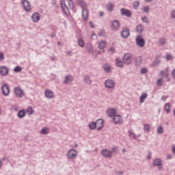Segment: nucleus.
<instances>
[{
    "label": "nucleus",
    "instance_id": "obj_60",
    "mask_svg": "<svg viewBox=\"0 0 175 175\" xmlns=\"http://www.w3.org/2000/svg\"><path fill=\"white\" fill-rule=\"evenodd\" d=\"M167 159H172V155L168 154V155L167 156Z\"/></svg>",
    "mask_w": 175,
    "mask_h": 175
},
{
    "label": "nucleus",
    "instance_id": "obj_12",
    "mask_svg": "<svg viewBox=\"0 0 175 175\" xmlns=\"http://www.w3.org/2000/svg\"><path fill=\"white\" fill-rule=\"evenodd\" d=\"M120 12L122 16H126V17H131V16H132V13L128 10L122 8Z\"/></svg>",
    "mask_w": 175,
    "mask_h": 175
},
{
    "label": "nucleus",
    "instance_id": "obj_43",
    "mask_svg": "<svg viewBox=\"0 0 175 175\" xmlns=\"http://www.w3.org/2000/svg\"><path fill=\"white\" fill-rule=\"evenodd\" d=\"M157 133H163V128L162 126H159L157 129Z\"/></svg>",
    "mask_w": 175,
    "mask_h": 175
},
{
    "label": "nucleus",
    "instance_id": "obj_48",
    "mask_svg": "<svg viewBox=\"0 0 175 175\" xmlns=\"http://www.w3.org/2000/svg\"><path fill=\"white\" fill-rule=\"evenodd\" d=\"M3 59H5V56L3 53H0V61H3Z\"/></svg>",
    "mask_w": 175,
    "mask_h": 175
},
{
    "label": "nucleus",
    "instance_id": "obj_51",
    "mask_svg": "<svg viewBox=\"0 0 175 175\" xmlns=\"http://www.w3.org/2000/svg\"><path fill=\"white\" fill-rule=\"evenodd\" d=\"M133 5H134V8H139V1H137V2H135L134 3H133Z\"/></svg>",
    "mask_w": 175,
    "mask_h": 175
},
{
    "label": "nucleus",
    "instance_id": "obj_11",
    "mask_svg": "<svg viewBox=\"0 0 175 175\" xmlns=\"http://www.w3.org/2000/svg\"><path fill=\"white\" fill-rule=\"evenodd\" d=\"M120 22L118 21H113L111 23V28H113L115 30L120 29Z\"/></svg>",
    "mask_w": 175,
    "mask_h": 175
},
{
    "label": "nucleus",
    "instance_id": "obj_61",
    "mask_svg": "<svg viewBox=\"0 0 175 175\" xmlns=\"http://www.w3.org/2000/svg\"><path fill=\"white\" fill-rule=\"evenodd\" d=\"M147 158H148V159H151V154L149 153Z\"/></svg>",
    "mask_w": 175,
    "mask_h": 175
},
{
    "label": "nucleus",
    "instance_id": "obj_30",
    "mask_svg": "<svg viewBox=\"0 0 175 175\" xmlns=\"http://www.w3.org/2000/svg\"><path fill=\"white\" fill-rule=\"evenodd\" d=\"M89 127L91 129H95V128H96V123L91 122L90 123H89Z\"/></svg>",
    "mask_w": 175,
    "mask_h": 175
},
{
    "label": "nucleus",
    "instance_id": "obj_39",
    "mask_svg": "<svg viewBox=\"0 0 175 175\" xmlns=\"http://www.w3.org/2000/svg\"><path fill=\"white\" fill-rule=\"evenodd\" d=\"M157 85H162V84H163V79H159L157 81Z\"/></svg>",
    "mask_w": 175,
    "mask_h": 175
},
{
    "label": "nucleus",
    "instance_id": "obj_47",
    "mask_svg": "<svg viewBox=\"0 0 175 175\" xmlns=\"http://www.w3.org/2000/svg\"><path fill=\"white\" fill-rule=\"evenodd\" d=\"M143 10L145 13H147L148 12V10H150V8H148V6H146L143 8Z\"/></svg>",
    "mask_w": 175,
    "mask_h": 175
},
{
    "label": "nucleus",
    "instance_id": "obj_54",
    "mask_svg": "<svg viewBox=\"0 0 175 175\" xmlns=\"http://www.w3.org/2000/svg\"><path fill=\"white\" fill-rule=\"evenodd\" d=\"M95 38H96V35H95V33H92V39H95Z\"/></svg>",
    "mask_w": 175,
    "mask_h": 175
},
{
    "label": "nucleus",
    "instance_id": "obj_37",
    "mask_svg": "<svg viewBox=\"0 0 175 175\" xmlns=\"http://www.w3.org/2000/svg\"><path fill=\"white\" fill-rule=\"evenodd\" d=\"M78 44L80 47H84V41L83 40H78Z\"/></svg>",
    "mask_w": 175,
    "mask_h": 175
},
{
    "label": "nucleus",
    "instance_id": "obj_46",
    "mask_svg": "<svg viewBox=\"0 0 175 175\" xmlns=\"http://www.w3.org/2000/svg\"><path fill=\"white\" fill-rule=\"evenodd\" d=\"M98 35H99V36H105V31H100L98 33Z\"/></svg>",
    "mask_w": 175,
    "mask_h": 175
},
{
    "label": "nucleus",
    "instance_id": "obj_29",
    "mask_svg": "<svg viewBox=\"0 0 175 175\" xmlns=\"http://www.w3.org/2000/svg\"><path fill=\"white\" fill-rule=\"evenodd\" d=\"M49 132H50V131L49 130V129H47L46 127L43 128L41 130V133L42 135H47V133H49Z\"/></svg>",
    "mask_w": 175,
    "mask_h": 175
},
{
    "label": "nucleus",
    "instance_id": "obj_28",
    "mask_svg": "<svg viewBox=\"0 0 175 175\" xmlns=\"http://www.w3.org/2000/svg\"><path fill=\"white\" fill-rule=\"evenodd\" d=\"M72 80H73V77L72 76L66 77L64 83L68 84V83L72 82Z\"/></svg>",
    "mask_w": 175,
    "mask_h": 175
},
{
    "label": "nucleus",
    "instance_id": "obj_36",
    "mask_svg": "<svg viewBox=\"0 0 175 175\" xmlns=\"http://www.w3.org/2000/svg\"><path fill=\"white\" fill-rule=\"evenodd\" d=\"M116 65H117V66H119L120 68H121V66H122L123 64L120 59H116Z\"/></svg>",
    "mask_w": 175,
    "mask_h": 175
},
{
    "label": "nucleus",
    "instance_id": "obj_50",
    "mask_svg": "<svg viewBox=\"0 0 175 175\" xmlns=\"http://www.w3.org/2000/svg\"><path fill=\"white\" fill-rule=\"evenodd\" d=\"M143 23H148V18L146 17L142 18Z\"/></svg>",
    "mask_w": 175,
    "mask_h": 175
},
{
    "label": "nucleus",
    "instance_id": "obj_15",
    "mask_svg": "<svg viewBox=\"0 0 175 175\" xmlns=\"http://www.w3.org/2000/svg\"><path fill=\"white\" fill-rule=\"evenodd\" d=\"M114 85V81L112 80L108 79L107 81H105V87H107V88H113Z\"/></svg>",
    "mask_w": 175,
    "mask_h": 175
},
{
    "label": "nucleus",
    "instance_id": "obj_64",
    "mask_svg": "<svg viewBox=\"0 0 175 175\" xmlns=\"http://www.w3.org/2000/svg\"><path fill=\"white\" fill-rule=\"evenodd\" d=\"M174 116H175V109L174 110Z\"/></svg>",
    "mask_w": 175,
    "mask_h": 175
},
{
    "label": "nucleus",
    "instance_id": "obj_19",
    "mask_svg": "<svg viewBox=\"0 0 175 175\" xmlns=\"http://www.w3.org/2000/svg\"><path fill=\"white\" fill-rule=\"evenodd\" d=\"M45 96L49 99H51L52 98H54V94L51 90H46L45 91Z\"/></svg>",
    "mask_w": 175,
    "mask_h": 175
},
{
    "label": "nucleus",
    "instance_id": "obj_35",
    "mask_svg": "<svg viewBox=\"0 0 175 175\" xmlns=\"http://www.w3.org/2000/svg\"><path fill=\"white\" fill-rule=\"evenodd\" d=\"M23 70V68L20 66H17L14 68V71L16 72V73L18 72H21Z\"/></svg>",
    "mask_w": 175,
    "mask_h": 175
},
{
    "label": "nucleus",
    "instance_id": "obj_42",
    "mask_svg": "<svg viewBox=\"0 0 175 175\" xmlns=\"http://www.w3.org/2000/svg\"><path fill=\"white\" fill-rule=\"evenodd\" d=\"M85 81H86L87 84H91V80H90V77H85Z\"/></svg>",
    "mask_w": 175,
    "mask_h": 175
},
{
    "label": "nucleus",
    "instance_id": "obj_53",
    "mask_svg": "<svg viewBox=\"0 0 175 175\" xmlns=\"http://www.w3.org/2000/svg\"><path fill=\"white\" fill-rule=\"evenodd\" d=\"M172 17H173V18H175V10H174V11L172 12Z\"/></svg>",
    "mask_w": 175,
    "mask_h": 175
},
{
    "label": "nucleus",
    "instance_id": "obj_17",
    "mask_svg": "<svg viewBox=\"0 0 175 175\" xmlns=\"http://www.w3.org/2000/svg\"><path fill=\"white\" fill-rule=\"evenodd\" d=\"M154 166H159V170L162 169V161L159 159H156L153 163Z\"/></svg>",
    "mask_w": 175,
    "mask_h": 175
},
{
    "label": "nucleus",
    "instance_id": "obj_21",
    "mask_svg": "<svg viewBox=\"0 0 175 175\" xmlns=\"http://www.w3.org/2000/svg\"><path fill=\"white\" fill-rule=\"evenodd\" d=\"M82 17L83 20L88 18V10L87 8H83L82 10Z\"/></svg>",
    "mask_w": 175,
    "mask_h": 175
},
{
    "label": "nucleus",
    "instance_id": "obj_25",
    "mask_svg": "<svg viewBox=\"0 0 175 175\" xmlns=\"http://www.w3.org/2000/svg\"><path fill=\"white\" fill-rule=\"evenodd\" d=\"M164 109L165 110V112L169 114L170 113V105L169 103H166L165 105Z\"/></svg>",
    "mask_w": 175,
    "mask_h": 175
},
{
    "label": "nucleus",
    "instance_id": "obj_52",
    "mask_svg": "<svg viewBox=\"0 0 175 175\" xmlns=\"http://www.w3.org/2000/svg\"><path fill=\"white\" fill-rule=\"evenodd\" d=\"M172 77H175V69H174V70L172 71Z\"/></svg>",
    "mask_w": 175,
    "mask_h": 175
},
{
    "label": "nucleus",
    "instance_id": "obj_6",
    "mask_svg": "<svg viewBox=\"0 0 175 175\" xmlns=\"http://www.w3.org/2000/svg\"><path fill=\"white\" fill-rule=\"evenodd\" d=\"M77 155V152L75 150L71 149L68 151V157L70 159H75L76 156Z\"/></svg>",
    "mask_w": 175,
    "mask_h": 175
},
{
    "label": "nucleus",
    "instance_id": "obj_5",
    "mask_svg": "<svg viewBox=\"0 0 175 175\" xmlns=\"http://www.w3.org/2000/svg\"><path fill=\"white\" fill-rule=\"evenodd\" d=\"M14 92L16 96H18V98H23L24 96V91H23L21 88L18 87H16L14 89Z\"/></svg>",
    "mask_w": 175,
    "mask_h": 175
},
{
    "label": "nucleus",
    "instance_id": "obj_63",
    "mask_svg": "<svg viewBox=\"0 0 175 175\" xmlns=\"http://www.w3.org/2000/svg\"><path fill=\"white\" fill-rule=\"evenodd\" d=\"M146 1V2H150V1H151V0H145Z\"/></svg>",
    "mask_w": 175,
    "mask_h": 175
},
{
    "label": "nucleus",
    "instance_id": "obj_10",
    "mask_svg": "<svg viewBox=\"0 0 175 175\" xmlns=\"http://www.w3.org/2000/svg\"><path fill=\"white\" fill-rule=\"evenodd\" d=\"M96 127L98 131H100L103 128V120L102 119H98L96 122Z\"/></svg>",
    "mask_w": 175,
    "mask_h": 175
},
{
    "label": "nucleus",
    "instance_id": "obj_24",
    "mask_svg": "<svg viewBox=\"0 0 175 175\" xmlns=\"http://www.w3.org/2000/svg\"><path fill=\"white\" fill-rule=\"evenodd\" d=\"M18 117H19V118H23V117H25V111L24 110L19 111L18 113Z\"/></svg>",
    "mask_w": 175,
    "mask_h": 175
},
{
    "label": "nucleus",
    "instance_id": "obj_49",
    "mask_svg": "<svg viewBox=\"0 0 175 175\" xmlns=\"http://www.w3.org/2000/svg\"><path fill=\"white\" fill-rule=\"evenodd\" d=\"M141 73H147V68H142Z\"/></svg>",
    "mask_w": 175,
    "mask_h": 175
},
{
    "label": "nucleus",
    "instance_id": "obj_4",
    "mask_svg": "<svg viewBox=\"0 0 175 175\" xmlns=\"http://www.w3.org/2000/svg\"><path fill=\"white\" fill-rule=\"evenodd\" d=\"M136 43L137 46H139V47H144V45L146 44V41L144 40L143 37H142V36H139L137 37Z\"/></svg>",
    "mask_w": 175,
    "mask_h": 175
},
{
    "label": "nucleus",
    "instance_id": "obj_56",
    "mask_svg": "<svg viewBox=\"0 0 175 175\" xmlns=\"http://www.w3.org/2000/svg\"><path fill=\"white\" fill-rule=\"evenodd\" d=\"M172 152L173 154H175V146L172 145Z\"/></svg>",
    "mask_w": 175,
    "mask_h": 175
},
{
    "label": "nucleus",
    "instance_id": "obj_41",
    "mask_svg": "<svg viewBox=\"0 0 175 175\" xmlns=\"http://www.w3.org/2000/svg\"><path fill=\"white\" fill-rule=\"evenodd\" d=\"M80 5H81V8H83V9H86V8H87V4H86L85 2H84V1H81Z\"/></svg>",
    "mask_w": 175,
    "mask_h": 175
},
{
    "label": "nucleus",
    "instance_id": "obj_1",
    "mask_svg": "<svg viewBox=\"0 0 175 175\" xmlns=\"http://www.w3.org/2000/svg\"><path fill=\"white\" fill-rule=\"evenodd\" d=\"M61 6L63 12L66 14L69 13V9H73V8H75L73 1L72 0H62Z\"/></svg>",
    "mask_w": 175,
    "mask_h": 175
},
{
    "label": "nucleus",
    "instance_id": "obj_14",
    "mask_svg": "<svg viewBox=\"0 0 175 175\" xmlns=\"http://www.w3.org/2000/svg\"><path fill=\"white\" fill-rule=\"evenodd\" d=\"M31 18L34 23H38L40 20V14L39 13L36 12L31 16Z\"/></svg>",
    "mask_w": 175,
    "mask_h": 175
},
{
    "label": "nucleus",
    "instance_id": "obj_27",
    "mask_svg": "<svg viewBox=\"0 0 175 175\" xmlns=\"http://www.w3.org/2000/svg\"><path fill=\"white\" fill-rule=\"evenodd\" d=\"M142 62H143V60L142 59V57H138L136 58L135 59L136 65H138V66L142 65Z\"/></svg>",
    "mask_w": 175,
    "mask_h": 175
},
{
    "label": "nucleus",
    "instance_id": "obj_20",
    "mask_svg": "<svg viewBox=\"0 0 175 175\" xmlns=\"http://www.w3.org/2000/svg\"><path fill=\"white\" fill-rule=\"evenodd\" d=\"M159 76H165V77H167V76H169V68H167L164 70L160 71Z\"/></svg>",
    "mask_w": 175,
    "mask_h": 175
},
{
    "label": "nucleus",
    "instance_id": "obj_22",
    "mask_svg": "<svg viewBox=\"0 0 175 175\" xmlns=\"http://www.w3.org/2000/svg\"><path fill=\"white\" fill-rule=\"evenodd\" d=\"M106 46V41L101 40L98 42V49L103 50V48Z\"/></svg>",
    "mask_w": 175,
    "mask_h": 175
},
{
    "label": "nucleus",
    "instance_id": "obj_7",
    "mask_svg": "<svg viewBox=\"0 0 175 175\" xmlns=\"http://www.w3.org/2000/svg\"><path fill=\"white\" fill-rule=\"evenodd\" d=\"M2 92H3V94L5 96H8V95H9L10 92V89H9V86H8V85H3L2 86Z\"/></svg>",
    "mask_w": 175,
    "mask_h": 175
},
{
    "label": "nucleus",
    "instance_id": "obj_38",
    "mask_svg": "<svg viewBox=\"0 0 175 175\" xmlns=\"http://www.w3.org/2000/svg\"><path fill=\"white\" fill-rule=\"evenodd\" d=\"M165 58H166L167 61H172V59H173V56H172V55H170V54H167L165 55Z\"/></svg>",
    "mask_w": 175,
    "mask_h": 175
},
{
    "label": "nucleus",
    "instance_id": "obj_26",
    "mask_svg": "<svg viewBox=\"0 0 175 175\" xmlns=\"http://www.w3.org/2000/svg\"><path fill=\"white\" fill-rule=\"evenodd\" d=\"M27 113L29 116H31V114H33L34 113L33 108H32V107H28L27 109Z\"/></svg>",
    "mask_w": 175,
    "mask_h": 175
},
{
    "label": "nucleus",
    "instance_id": "obj_13",
    "mask_svg": "<svg viewBox=\"0 0 175 175\" xmlns=\"http://www.w3.org/2000/svg\"><path fill=\"white\" fill-rule=\"evenodd\" d=\"M8 73H9L8 68L5 66L0 67V74L2 75V76H6Z\"/></svg>",
    "mask_w": 175,
    "mask_h": 175
},
{
    "label": "nucleus",
    "instance_id": "obj_18",
    "mask_svg": "<svg viewBox=\"0 0 175 175\" xmlns=\"http://www.w3.org/2000/svg\"><path fill=\"white\" fill-rule=\"evenodd\" d=\"M103 157H106L107 158H111V152L106 149L101 152Z\"/></svg>",
    "mask_w": 175,
    "mask_h": 175
},
{
    "label": "nucleus",
    "instance_id": "obj_16",
    "mask_svg": "<svg viewBox=\"0 0 175 175\" xmlns=\"http://www.w3.org/2000/svg\"><path fill=\"white\" fill-rule=\"evenodd\" d=\"M117 113V111L115 109L111 108L107 111V114H108L109 117H113L115 114Z\"/></svg>",
    "mask_w": 175,
    "mask_h": 175
},
{
    "label": "nucleus",
    "instance_id": "obj_58",
    "mask_svg": "<svg viewBox=\"0 0 175 175\" xmlns=\"http://www.w3.org/2000/svg\"><path fill=\"white\" fill-rule=\"evenodd\" d=\"M117 150H118V148L117 147H115V148H112V151H113V152H116V151H117Z\"/></svg>",
    "mask_w": 175,
    "mask_h": 175
},
{
    "label": "nucleus",
    "instance_id": "obj_3",
    "mask_svg": "<svg viewBox=\"0 0 175 175\" xmlns=\"http://www.w3.org/2000/svg\"><path fill=\"white\" fill-rule=\"evenodd\" d=\"M123 62L126 65H129L132 62V55L129 53H126L123 57Z\"/></svg>",
    "mask_w": 175,
    "mask_h": 175
},
{
    "label": "nucleus",
    "instance_id": "obj_31",
    "mask_svg": "<svg viewBox=\"0 0 175 175\" xmlns=\"http://www.w3.org/2000/svg\"><path fill=\"white\" fill-rule=\"evenodd\" d=\"M114 8V5L111 3H109L107 5V9L109 10V12H113V8Z\"/></svg>",
    "mask_w": 175,
    "mask_h": 175
},
{
    "label": "nucleus",
    "instance_id": "obj_23",
    "mask_svg": "<svg viewBox=\"0 0 175 175\" xmlns=\"http://www.w3.org/2000/svg\"><path fill=\"white\" fill-rule=\"evenodd\" d=\"M147 96H148L147 93H143L141 95L139 103H144V100L147 98Z\"/></svg>",
    "mask_w": 175,
    "mask_h": 175
},
{
    "label": "nucleus",
    "instance_id": "obj_33",
    "mask_svg": "<svg viewBox=\"0 0 175 175\" xmlns=\"http://www.w3.org/2000/svg\"><path fill=\"white\" fill-rule=\"evenodd\" d=\"M129 135L131 139H136V135L132 131H129Z\"/></svg>",
    "mask_w": 175,
    "mask_h": 175
},
{
    "label": "nucleus",
    "instance_id": "obj_34",
    "mask_svg": "<svg viewBox=\"0 0 175 175\" xmlns=\"http://www.w3.org/2000/svg\"><path fill=\"white\" fill-rule=\"evenodd\" d=\"M144 129L145 132H150V125L148 124H145L144 125Z\"/></svg>",
    "mask_w": 175,
    "mask_h": 175
},
{
    "label": "nucleus",
    "instance_id": "obj_44",
    "mask_svg": "<svg viewBox=\"0 0 175 175\" xmlns=\"http://www.w3.org/2000/svg\"><path fill=\"white\" fill-rule=\"evenodd\" d=\"M165 38H160L159 40V44H165Z\"/></svg>",
    "mask_w": 175,
    "mask_h": 175
},
{
    "label": "nucleus",
    "instance_id": "obj_2",
    "mask_svg": "<svg viewBox=\"0 0 175 175\" xmlns=\"http://www.w3.org/2000/svg\"><path fill=\"white\" fill-rule=\"evenodd\" d=\"M22 5L23 6V9L24 10H25V12H31V4L29 3V1H27V0H23L22 1Z\"/></svg>",
    "mask_w": 175,
    "mask_h": 175
},
{
    "label": "nucleus",
    "instance_id": "obj_32",
    "mask_svg": "<svg viewBox=\"0 0 175 175\" xmlns=\"http://www.w3.org/2000/svg\"><path fill=\"white\" fill-rule=\"evenodd\" d=\"M104 70L105 72H110V70H111V67L109 65L105 64L104 65Z\"/></svg>",
    "mask_w": 175,
    "mask_h": 175
},
{
    "label": "nucleus",
    "instance_id": "obj_45",
    "mask_svg": "<svg viewBox=\"0 0 175 175\" xmlns=\"http://www.w3.org/2000/svg\"><path fill=\"white\" fill-rule=\"evenodd\" d=\"M109 53H111V54H113V53H114V51H116V49H114V47H111L109 50H108Z\"/></svg>",
    "mask_w": 175,
    "mask_h": 175
},
{
    "label": "nucleus",
    "instance_id": "obj_59",
    "mask_svg": "<svg viewBox=\"0 0 175 175\" xmlns=\"http://www.w3.org/2000/svg\"><path fill=\"white\" fill-rule=\"evenodd\" d=\"M90 25L91 28H94V23L92 22L90 23Z\"/></svg>",
    "mask_w": 175,
    "mask_h": 175
},
{
    "label": "nucleus",
    "instance_id": "obj_57",
    "mask_svg": "<svg viewBox=\"0 0 175 175\" xmlns=\"http://www.w3.org/2000/svg\"><path fill=\"white\" fill-rule=\"evenodd\" d=\"M162 100H165L166 99H167V96H163L161 97Z\"/></svg>",
    "mask_w": 175,
    "mask_h": 175
},
{
    "label": "nucleus",
    "instance_id": "obj_55",
    "mask_svg": "<svg viewBox=\"0 0 175 175\" xmlns=\"http://www.w3.org/2000/svg\"><path fill=\"white\" fill-rule=\"evenodd\" d=\"M99 16H100V17H103V16H104V13H103V12H99Z\"/></svg>",
    "mask_w": 175,
    "mask_h": 175
},
{
    "label": "nucleus",
    "instance_id": "obj_9",
    "mask_svg": "<svg viewBox=\"0 0 175 175\" xmlns=\"http://www.w3.org/2000/svg\"><path fill=\"white\" fill-rule=\"evenodd\" d=\"M121 34L122 38L126 39V38H129V29H128L126 27L123 28Z\"/></svg>",
    "mask_w": 175,
    "mask_h": 175
},
{
    "label": "nucleus",
    "instance_id": "obj_62",
    "mask_svg": "<svg viewBox=\"0 0 175 175\" xmlns=\"http://www.w3.org/2000/svg\"><path fill=\"white\" fill-rule=\"evenodd\" d=\"M158 64H159V62H158L157 63H156V62H154V63L153 64V65H154V66H157V65H158Z\"/></svg>",
    "mask_w": 175,
    "mask_h": 175
},
{
    "label": "nucleus",
    "instance_id": "obj_40",
    "mask_svg": "<svg viewBox=\"0 0 175 175\" xmlns=\"http://www.w3.org/2000/svg\"><path fill=\"white\" fill-rule=\"evenodd\" d=\"M143 26L138 25L137 26V32H142L143 31Z\"/></svg>",
    "mask_w": 175,
    "mask_h": 175
},
{
    "label": "nucleus",
    "instance_id": "obj_8",
    "mask_svg": "<svg viewBox=\"0 0 175 175\" xmlns=\"http://www.w3.org/2000/svg\"><path fill=\"white\" fill-rule=\"evenodd\" d=\"M113 122L115 124H122V118L120 115H116L113 116Z\"/></svg>",
    "mask_w": 175,
    "mask_h": 175
}]
</instances>
